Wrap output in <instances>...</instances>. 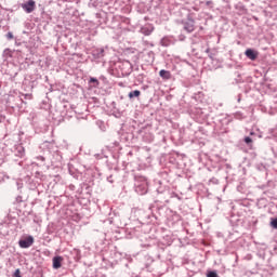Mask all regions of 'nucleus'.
<instances>
[{"instance_id":"15","label":"nucleus","mask_w":277,"mask_h":277,"mask_svg":"<svg viewBox=\"0 0 277 277\" xmlns=\"http://www.w3.org/2000/svg\"><path fill=\"white\" fill-rule=\"evenodd\" d=\"M90 83H96V85H98V79H96V78H91V79H90Z\"/></svg>"},{"instance_id":"5","label":"nucleus","mask_w":277,"mask_h":277,"mask_svg":"<svg viewBox=\"0 0 277 277\" xmlns=\"http://www.w3.org/2000/svg\"><path fill=\"white\" fill-rule=\"evenodd\" d=\"M62 267V256H54L53 258V268L60 269Z\"/></svg>"},{"instance_id":"4","label":"nucleus","mask_w":277,"mask_h":277,"mask_svg":"<svg viewBox=\"0 0 277 277\" xmlns=\"http://www.w3.org/2000/svg\"><path fill=\"white\" fill-rule=\"evenodd\" d=\"M184 29L188 34H192V31H194L196 29V27L194 26V19H189L188 22H186L184 24Z\"/></svg>"},{"instance_id":"11","label":"nucleus","mask_w":277,"mask_h":277,"mask_svg":"<svg viewBox=\"0 0 277 277\" xmlns=\"http://www.w3.org/2000/svg\"><path fill=\"white\" fill-rule=\"evenodd\" d=\"M207 277H219V276L215 271H210V272H208Z\"/></svg>"},{"instance_id":"9","label":"nucleus","mask_w":277,"mask_h":277,"mask_svg":"<svg viewBox=\"0 0 277 277\" xmlns=\"http://www.w3.org/2000/svg\"><path fill=\"white\" fill-rule=\"evenodd\" d=\"M94 55H96V57H98V58L105 57V50L104 49H97V50H95Z\"/></svg>"},{"instance_id":"19","label":"nucleus","mask_w":277,"mask_h":277,"mask_svg":"<svg viewBox=\"0 0 277 277\" xmlns=\"http://www.w3.org/2000/svg\"><path fill=\"white\" fill-rule=\"evenodd\" d=\"M150 35V32H146V36H149Z\"/></svg>"},{"instance_id":"10","label":"nucleus","mask_w":277,"mask_h":277,"mask_svg":"<svg viewBox=\"0 0 277 277\" xmlns=\"http://www.w3.org/2000/svg\"><path fill=\"white\" fill-rule=\"evenodd\" d=\"M140 94H142V92H140V90L131 91L129 93V98H135V97L140 96Z\"/></svg>"},{"instance_id":"18","label":"nucleus","mask_w":277,"mask_h":277,"mask_svg":"<svg viewBox=\"0 0 277 277\" xmlns=\"http://www.w3.org/2000/svg\"><path fill=\"white\" fill-rule=\"evenodd\" d=\"M211 3H213V2H211V1H208V2L206 3V5H211Z\"/></svg>"},{"instance_id":"14","label":"nucleus","mask_w":277,"mask_h":277,"mask_svg":"<svg viewBox=\"0 0 277 277\" xmlns=\"http://www.w3.org/2000/svg\"><path fill=\"white\" fill-rule=\"evenodd\" d=\"M246 144H252V138L250 136L245 137Z\"/></svg>"},{"instance_id":"16","label":"nucleus","mask_w":277,"mask_h":277,"mask_svg":"<svg viewBox=\"0 0 277 277\" xmlns=\"http://www.w3.org/2000/svg\"><path fill=\"white\" fill-rule=\"evenodd\" d=\"M14 277H22L21 276V271L19 269H16L15 273H14Z\"/></svg>"},{"instance_id":"6","label":"nucleus","mask_w":277,"mask_h":277,"mask_svg":"<svg viewBox=\"0 0 277 277\" xmlns=\"http://www.w3.org/2000/svg\"><path fill=\"white\" fill-rule=\"evenodd\" d=\"M160 44H161V47H170V44H174V42L172 41V39L170 37H163L160 40Z\"/></svg>"},{"instance_id":"3","label":"nucleus","mask_w":277,"mask_h":277,"mask_svg":"<svg viewBox=\"0 0 277 277\" xmlns=\"http://www.w3.org/2000/svg\"><path fill=\"white\" fill-rule=\"evenodd\" d=\"M19 248H31L34 246V238L31 236H28L25 239L19 240Z\"/></svg>"},{"instance_id":"17","label":"nucleus","mask_w":277,"mask_h":277,"mask_svg":"<svg viewBox=\"0 0 277 277\" xmlns=\"http://www.w3.org/2000/svg\"><path fill=\"white\" fill-rule=\"evenodd\" d=\"M38 159H40V161H44V157L39 156Z\"/></svg>"},{"instance_id":"8","label":"nucleus","mask_w":277,"mask_h":277,"mask_svg":"<svg viewBox=\"0 0 277 277\" xmlns=\"http://www.w3.org/2000/svg\"><path fill=\"white\" fill-rule=\"evenodd\" d=\"M245 55L249 58V60H256V53L253 52L252 49H248L246 52H245Z\"/></svg>"},{"instance_id":"12","label":"nucleus","mask_w":277,"mask_h":277,"mask_svg":"<svg viewBox=\"0 0 277 277\" xmlns=\"http://www.w3.org/2000/svg\"><path fill=\"white\" fill-rule=\"evenodd\" d=\"M271 226H272L273 228H277V219H272V221H271Z\"/></svg>"},{"instance_id":"7","label":"nucleus","mask_w":277,"mask_h":277,"mask_svg":"<svg viewBox=\"0 0 277 277\" xmlns=\"http://www.w3.org/2000/svg\"><path fill=\"white\" fill-rule=\"evenodd\" d=\"M159 76L161 77V79H166V80L172 78V74H170V71H169V70H166V69H161V70L159 71Z\"/></svg>"},{"instance_id":"2","label":"nucleus","mask_w":277,"mask_h":277,"mask_svg":"<svg viewBox=\"0 0 277 277\" xmlns=\"http://www.w3.org/2000/svg\"><path fill=\"white\" fill-rule=\"evenodd\" d=\"M22 8L27 14H31V12L36 10V1L28 0L26 3L22 4Z\"/></svg>"},{"instance_id":"1","label":"nucleus","mask_w":277,"mask_h":277,"mask_svg":"<svg viewBox=\"0 0 277 277\" xmlns=\"http://www.w3.org/2000/svg\"><path fill=\"white\" fill-rule=\"evenodd\" d=\"M135 192L140 196L148 193V181L144 176H138L135 179Z\"/></svg>"},{"instance_id":"13","label":"nucleus","mask_w":277,"mask_h":277,"mask_svg":"<svg viewBox=\"0 0 277 277\" xmlns=\"http://www.w3.org/2000/svg\"><path fill=\"white\" fill-rule=\"evenodd\" d=\"M6 39L8 40H14V35L12 32L6 34Z\"/></svg>"},{"instance_id":"20","label":"nucleus","mask_w":277,"mask_h":277,"mask_svg":"<svg viewBox=\"0 0 277 277\" xmlns=\"http://www.w3.org/2000/svg\"><path fill=\"white\" fill-rule=\"evenodd\" d=\"M206 53H209V49L206 50Z\"/></svg>"}]
</instances>
